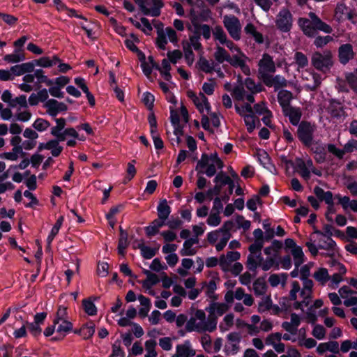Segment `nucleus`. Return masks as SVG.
<instances>
[{
	"label": "nucleus",
	"instance_id": "60",
	"mask_svg": "<svg viewBox=\"0 0 357 357\" xmlns=\"http://www.w3.org/2000/svg\"><path fill=\"white\" fill-rule=\"evenodd\" d=\"M157 35L156 44L158 47L161 50H165L167 40L164 29H158V30H157Z\"/></svg>",
	"mask_w": 357,
	"mask_h": 357
},
{
	"label": "nucleus",
	"instance_id": "21",
	"mask_svg": "<svg viewBox=\"0 0 357 357\" xmlns=\"http://www.w3.org/2000/svg\"><path fill=\"white\" fill-rule=\"evenodd\" d=\"M253 236L255 238V241L252 244H251L249 246L248 250H249L250 252H251V253H257L261 250V249L264 246V232L262 231V230L261 229H256L253 231Z\"/></svg>",
	"mask_w": 357,
	"mask_h": 357
},
{
	"label": "nucleus",
	"instance_id": "42",
	"mask_svg": "<svg viewBox=\"0 0 357 357\" xmlns=\"http://www.w3.org/2000/svg\"><path fill=\"white\" fill-rule=\"evenodd\" d=\"M165 225V222L159 219L154 220L149 226L145 228L146 234L148 236H155L158 233L159 229Z\"/></svg>",
	"mask_w": 357,
	"mask_h": 357
},
{
	"label": "nucleus",
	"instance_id": "36",
	"mask_svg": "<svg viewBox=\"0 0 357 357\" xmlns=\"http://www.w3.org/2000/svg\"><path fill=\"white\" fill-rule=\"evenodd\" d=\"M234 293L236 299L241 301L243 300L244 305L246 306H251L254 303V299L251 294H245L244 289L239 287L237 288Z\"/></svg>",
	"mask_w": 357,
	"mask_h": 357
},
{
	"label": "nucleus",
	"instance_id": "52",
	"mask_svg": "<svg viewBox=\"0 0 357 357\" xmlns=\"http://www.w3.org/2000/svg\"><path fill=\"white\" fill-rule=\"evenodd\" d=\"M157 343L154 340H149L145 342V350L146 354L145 357H157L158 354L155 351Z\"/></svg>",
	"mask_w": 357,
	"mask_h": 357
},
{
	"label": "nucleus",
	"instance_id": "5",
	"mask_svg": "<svg viewBox=\"0 0 357 357\" xmlns=\"http://www.w3.org/2000/svg\"><path fill=\"white\" fill-rule=\"evenodd\" d=\"M311 62L317 70L326 72L333 65L332 53L328 50L323 53L315 52L312 56Z\"/></svg>",
	"mask_w": 357,
	"mask_h": 357
},
{
	"label": "nucleus",
	"instance_id": "41",
	"mask_svg": "<svg viewBox=\"0 0 357 357\" xmlns=\"http://www.w3.org/2000/svg\"><path fill=\"white\" fill-rule=\"evenodd\" d=\"M287 280V275L286 273L280 274H271L268 278V282L271 287H275L281 284L284 287Z\"/></svg>",
	"mask_w": 357,
	"mask_h": 357
},
{
	"label": "nucleus",
	"instance_id": "9",
	"mask_svg": "<svg viewBox=\"0 0 357 357\" xmlns=\"http://www.w3.org/2000/svg\"><path fill=\"white\" fill-rule=\"evenodd\" d=\"M315 126L307 121H301L298 127L297 135L300 141L306 146H310L313 140Z\"/></svg>",
	"mask_w": 357,
	"mask_h": 357
},
{
	"label": "nucleus",
	"instance_id": "51",
	"mask_svg": "<svg viewBox=\"0 0 357 357\" xmlns=\"http://www.w3.org/2000/svg\"><path fill=\"white\" fill-rule=\"evenodd\" d=\"M272 307V300L271 295L264 296L258 303V311L259 312H264L271 310Z\"/></svg>",
	"mask_w": 357,
	"mask_h": 357
},
{
	"label": "nucleus",
	"instance_id": "44",
	"mask_svg": "<svg viewBox=\"0 0 357 357\" xmlns=\"http://www.w3.org/2000/svg\"><path fill=\"white\" fill-rule=\"evenodd\" d=\"M181 44L186 63L190 66L195 61V54L192 52V47L188 45L187 40H183Z\"/></svg>",
	"mask_w": 357,
	"mask_h": 357
},
{
	"label": "nucleus",
	"instance_id": "14",
	"mask_svg": "<svg viewBox=\"0 0 357 357\" xmlns=\"http://www.w3.org/2000/svg\"><path fill=\"white\" fill-rule=\"evenodd\" d=\"M355 56V52L353 50V46L349 43L340 45L338 48V59L340 62L346 65Z\"/></svg>",
	"mask_w": 357,
	"mask_h": 357
},
{
	"label": "nucleus",
	"instance_id": "55",
	"mask_svg": "<svg viewBox=\"0 0 357 357\" xmlns=\"http://www.w3.org/2000/svg\"><path fill=\"white\" fill-rule=\"evenodd\" d=\"M35 77L37 79L38 83H45L47 86H52L54 84V81L49 79L42 69H37L34 71Z\"/></svg>",
	"mask_w": 357,
	"mask_h": 357
},
{
	"label": "nucleus",
	"instance_id": "63",
	"mask_svg": "<svg viewBox=\"0 0 357 357\" xmlns=\"http://www.w3.org/2000/svg\"><path fill=\"white\" fill-rule=\"evenodd\" d=\"M206 222L208 225L211 227L218 226L221 222V217L220 216V213L211 211L206 220Z\"/></svg>",
	"mask_w": 357,
	"mask_h": 357
},
{
	"label": "nucleus",
	"instance_id": "27",
	"mask_svg": "<svg viewBox=\"0 0 357 357\" xmlns=\"http://www.w3.org/2000/svg\"><path fill=\"white\" fill-rule=\"evenodd\" d=\"M303 78L306 79L305 87L310 91H315L321 83V76L316 73H309Z\"/></svg>",
	"mask_w": 357,
	"mask_h": 357
},
{
	"label": "nucleus",
	"instance_id": "22",
	"mask_svg": "<svg viewBox=\"0 0 357 357\" xmlns=\"http://www.w3.org/2000/svg\"><path fill=\"white\" fill-rule=\"evenodd\" d=\"M196 354L195 350L192 347L189 340L178 344L176 347V354L174 356L177 357H193Z\"/></svg>",
	"mask_w": 357,
	"mask_h": 357
},
{
	"label": "nucleus",
	"instance_id": "18",
	"mask_svg": "<svg viewBox=\"0 0 357 357\" xmlns=\"http://www.w3.org/2000/svg\"><path fill=\"white\" fill-rule=\"evenodd\" d=\"M314 234L318 237V246L320 249L326 250H333L335 247V243L328 235L324 234L322 231L315 230Z\"/></svg>",
	"mask_w": 357,
	"mask_h": 357
},
{
	"label": "nucleus",
	"instance_id": "32",
	"mask_svg": "<svg viewBox=\"0 0 357 357\" xmlns=\"http://www.w3.org/2000/svg\"><path fill=\"white\" fill-rule=\"evenodd\" d=\"M257 157L259 162L264 166V167L267 169L271 172L273 173L275 172V168L271 163V158L267 152L264 150H260L257 153Z\"/></svg>",
	"mask_w": 357,
	"mask_h": 357
},
{
	"label": "nucleus",
	"instance_id": "40",
	"mask_svg": "<svg viewBox=\"0 0 357 357\" xmlns=\"http://www.w3.org/2000/svg\"><path fill=\"white\" fill-rule=\"evenodd\" d=\"M296 169L298 173L303 179L308 181L310 178L311 171H310L305 165L303 159H296Z\"/></svg>",
	"mask_w": 357,
	"mask_h": 357
},
{
	"label": "nucleus",
	"instance_id": "4",
	"mask_svg": "<svg viewBox=\"0 0 357 357\" xmlns=\"http://www.w3.org/2000/svg\"><path fill=\"white\" fill-rule=\"evenodd\" d=\"M56 125L51 128V134L60 141H65L67 137L75 139L79 137V134L73 128H65L66 121L63 118L56 119Z\"/></svg>",
	"mask_w": 357,
	"mask_h": 357
},
{
	"label": "nucleus",
	"instance_id": "13",
	"mask_svg": "<svg viewBox=\"0 0 357 357\" xmlns=\"http://www.w3.org/2000/svg\"><path fill=\"white\" fill-rule=\"evenodd\" d=\"M340 296L344 299V305L347 307L357 305V291H353L348 286L342 287L338 291Z\"/></svg>",
	"mask_w": 357,
	"mask_h": 357
},
{
	"label": "nucleus",
	"instance_id": "3",
	"mask_svg": "<svg viewBox=\"0 0 357 357\" xmlns=\"http://www.w3.org/2000/svg\"><path fill=\"white\" fill-rule=\"evenodd\" d=\"M313 281L306 280L303 282V287L301 288L299 283L297 281L291 282V289L289 291V298L291 301L297 299V294L299 293L301 298L303 299L305 306H307L311 301L313 288Z\"/></svg>",
	"mask_w": 357,
	"mask_h": 357
},
{
	"label": "nucleus",
	"instance_id": "15",
	"mask_svg": "<svg viewBox=\"0 0 357 357\" xmlns=\"http://www.w3.org/2000/svg\"><path fill=\"white\" fill-rule=\"evenodd\" d=\"M215 162L218 165V169H221L224 165L223 162L218 157L216 153H212L210 155L207 154H202L201 159L197 162L195 169L199 170V172H203L202 169L206 167L208 162Z\"/></svg>",
	"mask_w": 357,
	"mask_h": 357
},
{
	"label": "nucleus",
	"instance_id": "12",
	"mask_svg": "<svg viewBox=\"0 0 357 357\" xmlns=\"http://www.w3.org/2000/svg\"><path fill=\"white\" fill-rule=\"evenodd\" d=\"M247 59L245 54L240 51V52H236L230 56V60L229 59L228 63L233 67H239L245 75H249L250 74V69L246 64Z\"/></svg>",
	"mask_w": 357,
	"mask_h": 357
},
{
	"label": "nucleus",
	"instance_id": "53",
	"mask_svg": "<svg viewBox=\"0 0 357 357\" xmlns=\"http://www.w3.org/2000/svg\"><path fill=\"white\" fill-rule=\"evenodd\" d=\"M213 35L215 40L218 41L220 45L228 38L226 33L220 26H215L214 27Z\"/></svg>",
	"mask_w": 357,
	"mask_h": 357
},
{
	"label": "nucleus",
	"instance_id": "35",
	"mask_svg": "<svg viewBox=\"0 0 357 357\" xmlns=\"http://www.w3.org/2000/svg\"><path fill=\"white\" fill-rule=\"evenodd\" d=\"M197 65L199 68L206 73H211L215 70V63L213 61H208L203 56L199 58Z\"/></svg>",
	"mask_w": 357,
	"mask_h": 357
},
{
	"label": "nucleus",
	"instance_id": "46",
	"mask_svg": "<svg viewBox=\"0 0 357 357\" xmlns=\"http://www.w3.org/2000/svg\"><path fill=\"white\" fill-rule=\"evenodd\" d=\"M314 278L321 285H324L329 280L330 275L325 268H319L313 274Z\"/></svg>",
	"mask_w": 357,
	"mask_h": 357
},
{
	"label": "nucleus",
	"instance_id": "43",
	"mask_svg": "<svg viewBox=\"0 0 357 357\" xmlns=\"http://www.w3.org/2000/svg\"><path fill=\"white\" fill-rule=\"evenodd\" d=\"M344 79L349 88L357 93V68L353 72L346 73Z\"/></svg>",
	"mask_w": 357,
	"mask_h": 357
},
{
	"label": "nucleus",
	"instance_id": "25",
	"mask_svg": "<svg viewBox=\"0 0 357 357\" xmlns=\"http://www.w3.org/2000/svg\"><path fill=\"white\" fill-rule=\"evenodd\" d=\"M282 111L284 116L289 117V119L292 125L297 126L299 123L302 116V112L299 107L289 106L284 109Z\"/></svg>",
	"mask_w": 357,
	"mask_h": 357
},
{
	"label": "nucleus",
	"instance_id": "38",
	"mask_svg": "<svg viewBox=\"0 0 357 357\" xmlns=\"http://www.w3.org/2000/svg\"><path fill=\"white\" fill-rule=\"evenodd\" d=\"M246 34L251 36L256 43L261 44L264 43L263 35L257 31L256 27L252 23H248L244 28Z\"/></svg>",
	"mask_w": 357,
	"mask_h": 357
},
{
	"label": "nucleus",
	"instance_id": "62",
	"mask_svg": "<svg viewBox=\"0 0 357 357\" xmlns=\"http://www.w3.org/2000/svg\"><path fill=\"white\" fill-rule=\"evenodd\" d=\"M253 1L264 11L268 12L271 8L273 2L278 3L279 0H253Z\"/></svg>",
	"mask_w": 357,
	"mask_h": 357
},
{
	"label": "nucleus",
	"instance_id": "64",
	"mask_svg": "<svg viewBox=\"0 0 357 357\" xmlns=\"http://www.w3.org/2000/svg\"><path fill=\"white\" fill-rule=\"evenodd\" d=\"M193 245L190 243V242L187 240L183 243V248L181 250V255L182 256H192L196 254L197 249L195 248H192Z\"/></svg>",
	"mask_w": 357,
	"mask_h": 357
},
{
	"label": "nucleus",
	"instance_id": "29",
	"mask_svg": "<svg viewBox=\"0 0 357 357\" xmlns=\"http://www.w3.org/2000/svg\"><path fill=\"white\" fill-rule=\"evenodd\" d=\"M230 56L229 53L224 47L219 45H216L213 57L218 64L222 63L225 61L228 62L229 59L230 60Z\"/></svg>",
	"mask_w": 357,
	"mask_h": 357
},
{
	"label": "nucleus",
	"instance_id": "8",
	"mask_svg": "<svg viewBox=\"0 0 357 357\" xmlns=\"http://www.w3.org/2000/svg\"><path fill=\"white\" fill-rule=\"evenodd\" d=\"M258 66V77L261 81L276 70L273 57L267 53L262 55V58L259 61Z\"/></svg>",
	"mask_w": 357,
	"mask_h": 357
},
{
	"label": "nucleus",
	"instance_id": "57",
	"mask_svg": "<svg viewBox=\"0 0 357 357\" xmlns=\"http://www.w3.org/2000/svg\"><path fill=\"white\" fill-rule=\"evenodd\" d=\"M234 316L233 314L229 313L225 316L223 322L220 325V329L222 331H228L234 325Z\"/></svg>",
	"mask_w": 357,
	"mask_h": 357
},
{
	"label": "nucleus",
	"instance_id": "11",
	"mask_svg": "<svg viewBox=\"0 0 357 357\" xmlns=\"http://www.w3.org/2000/svg\"><path fill=\"white\" fill-rule=\"evenodd\" d=\"M234 227V223L231 220H227L223 223L222 227L218 229L220 241L215 245L217 251L220 252L226 246L228 241L231 237V231Z\"/></svg>",
	"mask_w": 357,
	"mask_h": 357
},
{
	"label": "nucleus",
	"instance_id": "10",
	"mask_svg": "<svg viewBox=\"0 0 357 357\" xmlns=\"http://www.w3.org/2000/svg\"><path fill=\"white\" fill-rule=\"evenodd\" d=\"M275 22L280 31L288 32L293 25V15L288 8H283L278 13Z\"/></svg>",
	"mask_w": 357,
	"mask_h": 357
},
{
	"label": "nucleus",
	"instance_id": "2",
	"mask_svg": "<svg viewBox=\"0 0 357 357\" xmlns=\"http://www.w3.org/2000/svg\"><path fill=\"white\" fill-rule=\"evenodd\" d=\"M310 19L300 17L298 24L303 33L310 38L316 37L317 31L326 33H331L333 31L331 26L323 22L314 13L310 12Z\"/></svg>",
	"mask_w": 357,
	"mask_h": 357
},
{
	"label": "nucleus",
	"instance_id": "37",
	"mask_svg": "<svg viewBox=\"0 0 357 357\" xmlns=\"http://www.w3.org/2000/svg\"><path fill=\"white\" fill-rule=\"evenodd\" d=\"M59 62L60 59L56 55L54 56L52 59L47 56H43L34 61L35 65L43 68H50Z\"/></svg>",
	"mask_w": 357,
	"mask_h": 357
},
{
	"label": "nucleus",
	"instance_id": "39",
	"mask_svg": "<svg viewBox=\"0 0 357 357\" xmlns=\"http://www.w3.org/2000/svg\"><path fill=\"white\" fill-rule=\"evenodd\" d=\"M252 289L256 296H261L266 294L268 286L264 279L258 278L253 282Z\"/></svg>",
	"mask_w": 357,
	"mask_h": 357
},
{
	"label": "nucleus",
	"instance_id": "23",
	"mask_svg": "<svg viewBox=\"0 0 357 357\" xmlns=\"http://www.w3.org/2000/svg\"><path fill=\"white\" fill-rule=\"evenodd\" d=\"M240 256L238 252H228L226 255H222L220 256L219 265L224 271H227L230 264L237 261L240 258Z\"/></svg>",
	"mask_w": 357,
	"mask_h": 357
},
{
	"label": "nucleus",
	"instance_id": "24",
	"mask_svg": "<svg viewBox=\"0 0 357 357\" xmlns=\"http://www.w3.org/2000/svg\"><path fill=\"white\" fill-rule=\"evenodd\" d=\"M229 305L225 303L213 302L209 305L206 310L209 313L210 316H222L229 310Z\"/></svg>",
	"mask_w": 357,
	"mask_h": 357
},
{
	"label": "nucleus",
	"instance_id": "54",
	"mask_svg": "<svg viewBox=\"0 0 357 357\" xmlns=\"http://www.w3.org/2000/svg\"><path fill=\"white\" fill-rule=\"evenodd\" d=\"M63 221V217L60 216L59 218V219L56 220L54 227H52L51 232L47 239V241L48 243V247H50V245H51L54 238L58 234V232L62 225Z\"/></svg>",
	"mask_w": 357,
	"mask_h": 357
},
{
	"label": "nucleus",
	"instance_id": "16",
	"mask_svg": "<svg viewBox=\"0 0 357 357\" xmlns=\"http://www.w3.org/2000/svg\"><path fill=\"white\" fill-rule=\"evenodd\" d=\"M262 82L268 87L273 86L275 91L286 87L288 84V81L283 76L280 75L273 76L271 74L267 78L264 79Z\"/></svg>",
	"mask_w": 357,
	"mask_h": 357
},
{
	"label": "nucleus",
	"instance_id": "7",
	"mask_svg": "<svg viewBox=\"0 0 357 357\" xmlns=\"http://www.w3.org/2000/svg\"><path fill=\"white\" fill-rule=\"evenodd\" d=\"M223 24L228 33L234 40L241 38V24L237 17L234 15H226L223 17Z\"/></svg>",
	"mask_w": 357,
	"mask_h": 357
},
{
	"label": "nucleus",
	"instance_id": "59",
	"mask_svg": "<svg viewBox=\"0 0 357 357\" xmlns=\"http://www.w3.org/2000/svg\"><path fill=\"white\" fill-rule=\"evenodd\" d=\"M128 238V234H123V236H120V238L119 239L118 252L119 255H121L122 256H124L125 250L127 248V247L129 245Z\"/></svg>",
	"mask_w": 357,
	"mask_h": 357
},
{
	"label": "nucleus",
	"instance_id": "58",
	"mask_svg": "<svg viewBox=\"0 0 357 357\" xmlns=\"http://www.w3.org/2000/svg\"><path fill=\"white\" fill-rule=\"evenodd\" d=\"M82 305L84 310L86 314L91 316L96 314L97 308L91 300L84 299L82 301Z\"/></svg>",
	"mask_w": 357,
	"mask_h": 357
},
{
	"label": "nucleus",
	"instance_id": "61",
	"mask_svg": "<svg viewBox=\"0 0 357 357\" xmlns=\"http://www.w3.org/2000/svg\"><path fill=\"white\" fill-rule=\"evenodd\" d=\"M294 60L299 68H303L308 65L307 57L301 52H296Z\"/></svg>",
	"mask_w": 357,
	"mask_h": 357
},
{
	"label": "nucleus",
	"instance_id": "45",
	"mask_svg": "<svg viewBox=\"0 0 357 357\" xmlns=\"http://www.w3.org/2000/svg\"><path fill=\"white\" fill-rule=\"evenodd\" d=\"M95 332V324L93 323L83 325L75 333H79L84 339L86 340L92 337Z\"/></svg>",
	"mask_w": 357,
	"mask_h": 357
},
{
	"label": "nucleus",
	"instance_id": "19",
	"mask_svg": "<svg viewBox=\"0 0 357 357\" xmlns=\"http://www.w3.org/2000/svg\"><path fill=\"white\" fill-rule=\"evenodd\" d=\"M327 112L332 118L340 119L346 115L344 108L338 100L332 99L329 102Z\"/></svg>",
	"mask_w": 357,
	"mask_h": 357
},
{
	"label": "nucleus",
	"instance_id": "17",
	"mask_svg": "<svg viewBox=\"0 0 357 357\" xmlns=\"http://www.w3.org/2000/svg\"><path fill=\"white\" fill-rule=\"evenodd\" d=\"M44 107L47 109V112L52 116H55L61 112L68 109L66 105L59 102L55 99H49L45 102Z\"/></svg>",
	"mask_w": 357,
	"mask_h": 357
},
{
	"label": "nucleus",
	"instance_id": "1",
	"mask_svg": "<svg viewBox=\"0 0 357 357\" xmlns=\"http://www.w3.org/2000/svg\"><path fill=\"white\" fill-rule=\"evenodd\" d=\"M217 324L218 318L216 316L208 315L206 318L204 310H197L194 316L187 321L185 328L188 332L211 333L216 329Z\"/></svg>",
	"mask_w": 357,
	"mask_h": 357
},
{
	"label": "nucleus",
	"instance_id": "50",
	"mask_svg": "<svg viewBox=\"0 0 357 357\" xmlns=\"http://www.w3.org/2000/svg\"><path fill=\"white\" fill-rule=\"evenodd\" d=\"M244 84L252 93H257L264 90L261 84H256L254 80L250 77L245 79Z\"/></svg>",
	"mask_w": 357,
	"mask_h": 357
},
{
	"label": "nucleus",
	"instance_id": "28",
	"mask_svg": "<svg viewBox=\"0 0 357 357\" xmlns=\"http://www.w3.org/2000/svg\"><path fill=\"white\" fill-rule=\"evenodd\" d=\"M326 351L333 354H338L340 351L339 344L336 341H330L325 343H321L317 347V351L319 354H323Z\"/></svg>",
	"mask_w": 357,
	"mask_h": 357
},
{
	"label": "nucleus",
	"instance_id": "34",
	"mask_svg": "<svg viewBox=\"0 0 357 357\" xmlns=\"http://www.w3.org/2000/svg\"><path fill=\"white\" fill-rule=\"evenodd\" d=\"M257 258L259 260V266L262 268L263 271H267L270 270L273 267L278 268V264L276 263L275 259L273 257H268L265 260L263 259L261 257V251L257 252Z\"/></svg>",
	"mask_w": 357,
	"mask_h": 357
},
{
	"label": "nucleus",
	"instance_id": "20",
	"mask_svg": "<svg viewBox=\"0 0 357 357\" xmlns=\"http://www.w3.org/2000/svg\"><path fill=\"white\" fill-rule=\"evenodd\" d=\"M228 344L226 345L227 351L232 354H236L240 349L239 343L241 336L239 333L232 332L227 335Z\"/></svg>",
	"mask_w": 357,
	"mask_h": 357
},
{
	"label": "nucleus",
	"instance_id": "33",
	"mask_svg": "<svg viewBox=\"0 0 357 357\" xmlns=\"http://www.w3.org/2000/svg\"><path fill=\"white\" fill-rule=\"evenodd\" d=\"M192 102L201 113H204V109L207 111V113L209 112L211 108L210 104L207 98L203 93H199L197 98Z\"/></svg>",
	"mask_w": 357,
	"mask_h": 357
},
{
	"label": "nucleus",
	"instance_id": "26",
	"mask_svg": "<svg viewBox=\"0 0 357 357\" xmlns=\"http://www.w3.org/2000/svg\"><path fill=\"white\" fill-rule=\"evenodd\" d=\"M134 248H138L141 251V254L144 259H149L153 257L158 248H152L144 245V240L137 241L134 243Z\"/></svg>",
	"mask_w": 357,
	"mask_h": 357
},
{
	"label": "nucleus",
	"instance_id": "48",
	"mask_svg": "<svg viewBox=\"0 0 357 357\" xmlns=\"http://www.w3.org/2000/svg\"><path fill=\"white\" fill-rule=\"evenodd\" d=\"M206 296L212 299L213 301H216L218 298V295L215 294V290L217 289L216 282L214 279L211 280L206 284Z\"/></svg>",
	"mask_w": 357,
	"mask_h": 357
},
{
	"label": "nucleus",
	"instance_id": "56",
	"mask_svg": "<svg viewBox=\"0 0 357 357\" xmlns=\"http://www.w3.org/2000/svg\"><path fill=\"white\" fill-rule=\"evenodd\" d=\"M258 253H251L248 255L246 262L247 268L250 271H255L259 266V260L257 258Z\"/></svg>",
	"mask_w": 357,
	"mask_h": 357
},
{
	"label": "nucleus",
	"instance_id": "47",
	"mask_svg": "<svg viewBox=\"0 0 357 357\" xmlns=\"http://www.w3.org/2000/svg\"><path fill=\"white\" fill-rule=\"evenodd\" d=\"M291 255L294 259V263L296 268H298L304 262V254L302 248L299 246L292 249Z\"/></svg>",
	"mask_w": 357,
	"mask_h": 357
},
{
	"label": "nucleus",
	"instance_id": "30",
	"mask_svg": "<svg viewBox=\"0 0 357 357\" xmlns=\"http://www.w3.org/2000/svg\"><path fill=\"white\" fill-rule=\"evenodd\" d=\"M157 211L158 217V219L165 222L171 213V208L168 205L166 199H163L160 202L157 208Z\"/></svg>",
	"mask_w": 357,
	"mask_h": 357
},
{
	"label": "nucleus",
	"instance_id": "49",
	"mask_svg": "<svg viewBox=\"0 0 357 357\" xmlns=\"http://www.w3.org/2000/svg\"><path fill=\"white\" fill-rule=\"evenodd\" d=\"M200 33L195 32L193 35L189 37V40H187L188 45L192 47L196 51H202V45L199 41Z\"/></svg>",
	"mask_w": 357,
	"mask_h": 357
},
{
	"label": "nucleus",
	"instance_id": "31",
	"mask_svg": "<svg viewBox=\"0 0 357 357\" xmlns=\"http://www.w3.org/2000/svg\"><path fill=\"white\" fill-rule=\"evenodd\" d=\"M293 98V94L291 91L287 90H280L278 94V100L282 108V110L290 105V102Z\"/></svg>",
	"mask_w": 357,
	"mask_h": 357
},
{
	"label": "nucleus",
	"instance_id": "6",
	"mask_svg": "<svg viewBox=\"0 0 357 357\" xmlns=\"http://www.w3.org/2000/svg\"><path fill=\"white\" fill-rule=\"evenodd\" d=\"M139 7L140 10L145 15L158 17L161 13V8L164 6L162 0H134Z\"/></svg>",
	"mask_w": 357,
	"mask_h": 357
}]
</instances>
